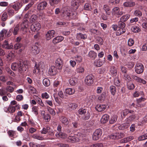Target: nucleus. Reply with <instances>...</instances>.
<instances>
[{
	"label": "nucleus",
	"mask_w": 147,
	"mask_h": 147,
	"mask_svg": "<svg viewBox=\"0 0 147 147\" xmlns=\"http://www.w3.org/2000/svg\"><path fill=\"white\" fill-rule=\"evenodd\" d=\"M118 26L119 28H124L125 26V23L123 22H119L118 24Z\"/></svg>",
	"instance_id": "4d7b16f0"
},
{
	"label": "nucleus",
	"mask_w": 147,
	"mask_h": 147,
	"mask_svg": "<svg viewBox=\"0 0 147 147\" xmlns=\"http://www.w3.org/2000/svg\"><path fill=\"white\" fill-rule=\"evenodd\" d=\"M125 31V30L124 28H121L119 29L117 31V34L118 35L124 33Z\"/></svg>",
	"instance_id": "49530a36"
},
{
	"label": "nucleus",
	"mask_w": 147,
	"mask_h": 147,
	"mask_svg": "<svg viewBox=\"0 0 147 147\" xmlns=\"http://www.w3.org/2000/svg\"><path fill=\"white\" fill-rule=\"evenodd\" d=\"M49 127H48L47 128V129L45 127H43L42 129L40 131L41 133L42 134H46L47 131L48 132H49L48 131V130H49Z\"/></svg>",
	"instance_id": "6e6d98bb"
},
{
	"label": "nucleus",
	"mask_w": 147,
	"mask_h": 147,
	"mask_svg": "<svg viewBox=\"0 0 147 147\" xmlns=\"http://www.w3.org/2000/svg\"><path fill=\"white\" fill-rule=\"evenodd\" d=\"M22 4L21 3H17L12 6V7L16 11H18L22 6Z\"/></svg>",
	"instance_id": "4be33fe9"
},
{
	"label": "nucleus",
	"mask_w": 147,
	"mask_h": 147,
	"mask_svg": "<svg viewBox=\"0 0 147 147\" xmlns=\"http://www.w3.org/2000/svg\"><path fill=\"white\" fill-rule=\"evenodd\" d=\"M132 31L134 32H137L140 31V29L139 27L134 26L131 28Z\"/></svg>",
	"instance_id": "ea45409f"
},
{
	"label": "nucleus",
	"mask_w": 147,
	"mask_h": 147,
	"mask_svg": "<svg viewBox=\"0 0 147 147\" xmlns=\"http://www.w3.org/2000/svg\"><path fill=\"white\" fill-rule=\"evenodd\" d=\"M85 83L88 85H90L93 83V76L92 75H88L85 80Z\"/></svg>",
	"instance_id": "1a4fd4ad"
},
{
	"label": "nucleus",
	"mask_w": 147,
	"mask_h": 147,
	"mask_svg": "<svg viewBox=\"0 0 147 147\" xmlns=\"http://www.w3.org/2000/svg\"><path fill=\"white\" fill-rule=\"evenodd\" d=\"M79 135L80 137L79 138H77L75 136H69L68 137L67 141L72 143L79 142L80 140L82 139L83 135L82 134H79Z\"/></svg>",
	"instance_id": "f03ea898"
},
{
	"label": "nucleus",
	"mask_w": 147,
	"mask_h": 147,
	"mask_svg": "<svg viewBox=\"0 0 147 147\" xmlns=\"http://www.w3.org/2000/svg\"><path fill=\"white\" fill-rule=\"evenodd\" d=\"M55 65L59 69H61L63 66V61L60 58H58L55 61Z\"/></svg>",
	"instance_id": "4468645a"
},
{
	"label": "nucleus",
	"mask_w": 147,
	"mask_h": 147,
	"mask_svg": "<svg viewBox=\"0 0 147 147\" xmlns=\"http://www.w3.org/2000/svg\"><path fill=\"white\" fill-rule=\"evenodd\" d=\"M64 94L63 93V92H58V94L59 96L61 98H65L66 96V94H68L69 95H71L73 94V93L72 92H64Z\"/></svg>",
	"instance_id": "72a5a7b5"
},
{
	"label": "nucleus",
	"mask_w": 147,
	"mask_h": 147,
	"mask_svg": "<svg viewBox=\"0 0 147 147\" xmlns=\"http://www.w3.org/2000/svg\"><path fill=\"white\" fill-rule=\"evenodd\" d=\"M41 27L40 24L37 22L33 23L31 26L30 29L33 31H38L40 29Z\"/></svg>",
	"instance_id": "0eeeda50"
},
{
	"label": "nucleus",
	"mask_w": 147,
	"mask_h": 147,
	"mask_svg": "<svg viewBox=\"0 0 147 147\" xmlns=\"http://www.w3.org/2000/svg\"><path fill=\"white\" fill-rule=\"evenodd\" d=\"M9 135L10 137H13L14 136L16 135V132L12 130H9L8 132Z\"/></svg>",
	"instance_id": "5fc2aeb1"
},
{
	"label": "nucleus",
	"mask_w": 147,
	"mask_h": 147,
	"mask_svg": "<svg viewBox=\"0 0 147 147\" xmlns=\"http://www.w3.org/2000/svg\"><path fill=\"white\" fill-rule=\"evenodd\" d=\"M78 113L80 115L85 114L86 113L85 116L83 117V119L85 120H87L90 117V113L88 112H86V110L83 108H81L78 110Z\"/></svg>",
	"instance_id": "39448f33"
},
{
	"label": "nucleus",
	"mask_w": 147,
	"mask_h": 147,
	"mask_svg": "<svg viewBox=\"0 0 147 147\" xmlns=\"http://www.w3.org/2000/svg\"><path fill=\"white\" fill-rule=\"evenodd\" d=\"M19 71L20 73L25 71L28 67V65L27 61H23L20 60L19 61Z\"/></svg>",
	"instance_id": "f257e3e1"
},
{
	"label": "nucleus",
	"mask_w": 147,
	"mask_h": 147,
	"mask_svg": "<svg viewBox=\"0 0 147 147\" xmlns=\"http://www.w3.org/2000/svg\"><path fill=\"white\" fill-rule=\"evenodd\" d=\"M76 37L78 39H85L87 38V36L86 34H82L81 33H79L77 34Z\"/></svg>",
	"instance_id": "473e14b6"
},
{
	"label": "nucleus",
	"mask_w": 147,
	"mask_h": 147,
	"mask_svg": "<svg viewBox=\"0 0 147 147\" xmlns=\"http://www.w3.org/2000/svg\"><path fill=\"white\" fill-rule=\"evenodd\" d=\"M47 109L49 113H50L52 115L54 116L55 115V113L54 109L49 107H47Z\"/></svg>",
	"instance_id": "79ce46f5"
},
{
	"label": "nucleus",
	"mask_w": 147,
	"mask_h": 147,
	"mask_svg": "<svg viewBox=\"0 0 147 147\" xmlns=\"http://www.w3.org/2000/svg\"><path fill=\"white\" fill-rule=\"evenodd\" d=\"M123 5L125 7H131L135 5V3L132 1H127L124 3Z\"/></svg>",
	"instance_id": "a878e982"
},
{
	"label": "nucleus",
	"mask_w": 147,
	"mask_h": 147,
	"mask_svg": "<svg viewBox=\"0 0 147 147\" xmlns=\"http://www.w3.org/2000/svg\"><path fill=\"white\" fill-rule=\"evenodd\" d=\"M109 118V116L107 114L102 115V123H105L108 121Z\"/></svg>",
	"instance_id": "412c9836"
},
{
	"label": "nucleus",
	"mask_w": 147,
	"mask_h": 147,
	"mask_svg": "<svg viewBox=\"0 0 147 147\" xmlns=\"http://www.w3.org/2000/svg\"><path fill=\"white\" fill-rule=\"evenodd\" d=\"M77 79L76 78H70L69 80V82L70 84L72 86H74L76 85L77 83Z\"/></svg>",
	"instance_id": "cd10ccee"
},
{
	"label": "nucleus",
	"mask_w": 147,
	"mask_h": 147,
	"mask_svg": "<svg viewBox=\"0 0 147 147\" xmlns=\"http://www.w3.org/2000/svg\"><path fill=\"white\" fill-rule=\"evenodd\" d=\"M129 110L128 109H125L122 112V113L121 114V116H122V115H123L124 117H125V116L127 114L129 113Z\"/></svg>",
	"instance_id": "0e129e2a"
},
{
	"label": "nucleus",
	"mask_w": 147,
	"mask_h": 147,
	"mask_svg": "<svg viewBox=\"0 0 147 147\" xmlns=\"http://www.w3.org/2000/svg\"><path fill=\"white\" fill-rule=\"evenodd\" d=\"M45 120L47 121H49L51 119V117L49 114H46L44 117Z\"/></svg>",
	"instance_id": "864d4df0"
},
{
	"label": "nucleus",
	"mask_w": 147,
	"mask_h": 147,
	"mask_svg": "<svg viewBox=\"0 0 147 147\" xmlns=\"http://www.w3.org/2000/svg\"><path fill=\"white\" fill-rule=\"evenodd\" d=\"M77 1L78 0H72L71 2V6L75 7L76 9H77L79 5Z\"/></svg>",
	"instance_id": "c85d7f7f"
},
{
	"label": "nucleus",
	"mask_w": 147,
	"mask_h": 147,
	"mask_svg": "<svg viewBox=\"0 0 147 147\" xmlns=\"http://www.w3.org/2000/svg\"><path fill=\"white\" fill-rule=\"evenodd\" d=\"M55 136L58 138L65 139L67 138V136L65 133L61 131L57 132L55 134Z\"/></svg>",
	"instance_id": "ddd939ff"
},
{
	"label": "nucleus",
	"mask_w": 147,
	"mask_h": 147,
	"mask_svg": "<svg viewBox=\"0 0 147 147\" xmlns=\"http://www.w3.org/2000/svg\"><path fill=\"white\" fill-rule=\"evenodd\" d=\"M60 120L61 123L65 125H67L69 123V121L67 118L64 117H61L60 119Z\"/></svg>",
	"instance_id": "aec40b11"
},
{
	"label": "nucleus",
	"mask_w": 147,
	"mask_h": 147,
	"mask_svg": "<svg viewBox=\"0 0 147 147\" xmlns=\"http://www.w3.org/2000/svg\"><path fill=\"white\" fill-rule=\"evenodd\" d=\"M28 22L26 20H24L22 23L21 25V29L23 31L25 29H26L28 26Z\"/></svg>",
	"instance_id": "6ab92c4d"
},
{
	"label": "nucleus",
	"mask_w": 147,
	"mask_h": 147,
	"mask_svg": "<svg viewBox=\"0 0 147 147\" xmlns=\"http://www.w3.org/2000/svg\"><path fill=\"white\" fill-rule=\"evenodd\" d=\"M124 136L125 135L123 133H115L109 136V138L112 139H118L123 138Z\"/></svg>",
	"instance_id": "7ed1b4c3"
},
{
	"label": "nucleus",
	"mask_w": 147,
	"mask_h": 147,
	"mask_svg": "<svg viewBox=\"0 0 147 147\" xmlns=\"http://www.w3.org/2000/svg\"><path fill=\"white\" fill-rule=\"evenodd\" d=\"M63 37L61 36H58L55 38L53 40V42L54 44H57L61 41L63 40Z\"/></svg>",
	"instance_id": "a211bd4d"
},
{
	"label": "nucleus",
	"mask_w": 147,
	"mask_h": 147,
	"mask_svg": "<svg viewBox=\"0 0 147 147\" xmlns=\"http://www.w3.org/2000/svg\"><path fill=\"white\" fill-rule=\"evenodd\" d=\"M55 34V31L54 30L49 31L46 34V39L47 40H49L53 38Z\"/></svg>",
	"instance_id": "f8f14e48"
},
{
	"label": "nucleus",
	"mask_w": 147,
	"mask_h": 147,
	"mask_svg": "<svg viewBox=\"0 0 147 147\" xmlns=\"http://www.w3.org/2000/svg\"><path fill=\"white\" fill-rule=\"evenodd\" d=\"M89 56L92 59H94L96 56V54L93 51H90L88 54Z\"/></svg>",
	"instance_id": "e433bc0d"
},
{
	"label": "nucleus",
	"mask_w": 147,
	"mask_h": 147,
	"mask_svg": "<svg viewBox=\"0 0 147 147\" xmlns=\"http://www.w3.org/2000/svg\"><path fill=\"white\" fill-rule=\"evenodd\" d=\"M32 112L36 116L38 115V108L37 107L34 106L32 108Z\"/></svg>",
	"instance_id": "c9c22d12"
},
{
	"label": "nucleus",
	"mask_w": 147,
	"mask_h": 147,
	"mask_svg": "<svg viewBox=\"0 0 147 147\" xmlns=\"http://www.w3.org/2000/svg\"><path fill=\"white\" fill-rule=\"evenodd\" d=\"M110 72L113 76H115L117 74V70L116 68L113 66L111 67Z\"/></svg>",
	"instance_id": "5701e85b"
},
{
	"label": "nucleus",
	"mask_w": 147,
	"mask_h": 147,
	"mask_svg": "<svg viewBox=\"0 0 147 147\" xmlns=\"http://www.w3.org/2000/svg\"><path fill=\"white\" fill-rule=\"evenodd\" d=\"M69 109L70 110H74L77 107V105L75 103H70L68 105Z\"/></svg>",
	"instance_id": "c756f323"
},
{
	"label": "nucleus",
	"mask_w": 147,
	"mask_h": 147,
	"mask_svg": "<svg viewBox=\"0 0 147 147\" xmlns=\"http://www.w3.org/2000/svg\"><path fill=\"white\" fill-rule=\"evenodd\" d=\"M32 137L35 139L42 140H44L43 137L37 134H34L32 136Z\"/></svg>",
	"instance_id": "bb28decb"
},
{
	"label": "nucleus",
	"mask_w": 147,
	"mask_h": 147,
	"mask_svg": "<svg viewBox=\"0 0 147 147\" xmlns=\"http://www.w3.org/2000/svg\"><path fill=\"white\" fill-rule=\"evenodd\" d=\"M6 30L5 29H3L0 32V41H1L5 37Z\"/></svg>",
	"instance_id": "393cba45"
},
{
	"label": "nucleus",
	"mask_w": 147,
	"mask_h": 147,
	"mask_svg": "<svg viewBox=\"0 0 147 147\" xmlns=\"http://www.w3.org/2000/svg\"><path fill=\"white\" fill-rule=\"evenodd\" d=\"M134 14L136 16L140 17L142 16V13L139 10H136L134 11Z\"/></svg>",
	"instance_id": "de8ad7c7"
},
{
	"label": "nucleus",
	"mask_w": 147,
	"mask_h": 147,
	"mask_svg": "<svg viewBox=\"0 0 147 147\" xmlns=\"http://www.w3.org/2000/svg\"><path fill=\"white\" fill-rule=\"evenodd\" d=\"M37 16L35 15H32L30 18V22H32L36 20L37 19Z\"/></svg>",
	"instance_id": "09e8293b"
},
{
	"label": "nucleus",
	"mask_w": 147,
	"mask_h": 147,
	"mask_svg": "<svg viewBox=\"0 0 147 147\" xmlns=\"http://www.w3.org/2000/svg\"><path fill=\"white\" fill-rule=\"evenodd\" d=\"M114 83L115 85L119 87L120 85V82L119 79L118 78H115L114 80Z\"/></svg>",
	"instance_id": "c03bdc74"
},
{
	"label": "nucleus",
	"mask_w": 147,
	"mask_h": 147,
	"mask_svg": "<svg viewBox=\"0 0 147 147\" xmlns=\"http://www.w3.org/2000/svg\"><path fill=\"white\" fill-rule=\"evenodd\" d=\"M45 66L44 63L42 62H40L38 65H36L35 66L34 69L33 70V73H35L37 72L42 71Z\"/></svg>",
	"instance_id": "20e7f679"
},
{
	"label": "nucleus",
	"mask_w": 147,
	"mask_h": 147,
	"mask_svg": "<svg viewBox=\"0 0 147 147\" xmlns=\"http://www.w3.org/2000/svg\"><path fill=\"white\" fill-rule=\"evenodd\" d=\"M19 30L20 25L18 24L14 27L13 30L12 32L13 34L14 35H17L18 34Z\"/></svg>",
	"instance_id": "b1692460"
},
{
	"label": "nucleus",
	"mask_w": 147,
	"mask_h": 147,
	"mask_svg": "<svg viewBox=\"0 0 147 147\" xmlns=\"http://www.w3.org/2000/svg\"><path fill=\"white\" fill-rule=\"evenodd\" d=\"M8 15L7 13L5 12L2 14L1 17V20L2 21L4 22L6 21L7 19Z\"/></svg>",
	"instance_id": "f704fd0d"
},
{
	"label": "nucleus",
	"mask_w": 147,
	"mask_h": 147,
	"mask_svg": "<svg viewBox=\"0 0 147 147\" xmlns=\"http://www.w3.org/2000/svg\"><path fill=\"white\" fill-rule=\"evenodd\" d=\"M147 139V133L144 134L139 136L138 138V140L140 141L144 140Z\"/></svg>",
	"instance_id": "37998d69"
},
{
	"label": "nucleus",
	"mask_w": 147,
	"mask_h": 147,
	"mask_svg": "<svg viewBox=\"0 0 147 147\" xmlns=\"http://www.w3.org/2000/svg\"><path fill=\"white\" fill-rule=\"evenodd\" d=\"M42 98L47 99L49 97V95L47 92H44L42 94Z\"/></svg>",
	"instance_id": "338daca9"
},
{
	"label": "nucleus",
	"mask_w": 147,
	"mask_h": 147,
	"mask_svg": "<svg viewBox=\"0 0 147 147\" xmlns=\"http://www.w3.org/2000/svg\"><path fill=\"white\" fill-rule=\"evenodd\" d=\"M135 71L138 74L143 73L144 70V65L141 63H137L135 67Z\"/></svg>",
	"instance_id": "423d86ee"
},
{
	"label": "nucleus",
	"mask_w": 147,
	"mask_h": 147,
	"mask_svg": "<svg viewBox=\"0 0 147 147\" xmlns=\"http://www.w3.org/2000/svg\"><path fill=\"white\" fill-rule=\"evenodd\" d=\"M134 43V41L131 38L129 39L128 41V44L129 46H130L133 45Z\"/></svg>",
	"instance_id": "052dcab7"
},
{
	"label": "nucleus",
	"mask_w": 147,
	"mask_h": 147,
	"mask_svg": "<svg viewBox=\"0 0 147 147\" xmlns=\"http://www.w3.org/2000/svg\"><path fill=\"white\" fill-rule=\"evenodd\" d=\"M56 146L61 147H68V145L66 144H63L62 143H59L57 144Z\"/></svg>",
	"instance_id": "69168bd1"
},
{
	"label": "nucleus",
	"mask_w": 147,
	"mask_h": 147,
	"mask_svg": "<svg viewBox=\"0 0 147 147\" xmlns=\"http://www.w3.org/2000/svg\"><path fill=\"white\" fill-rule=\"evenodd\" d=\"M22 46V44L20 43L16 44L14 46V48L16 49H17L20 48Z\"/></svg>",
	"instance_id": "bf43d9fd"
},
{
	"label": "nucleus",
	"mask_w": 147,
	"mask_h": 147,
	"mask_svg": "<svg viewBox=\"0 0 147 147\" xmlns=\"http://www.w3.org/2000/svg\"><path fill=\"white\" fill-rule=\"evenodd\" d=\"M129 15H126L122 16L120 18V20L121 21L125 22L130 17Z\"/></svg>",
	"instance_id": "58836bf2"
},
{
	"label": "nucleus",
	"mask_w": 147,
	"mask_h": 147,
	"mask_svg": "<svg viewBox=\"0 0 147 147\" xmlns=\"http://www.w3.org/2000/svg\"><path fill=\"white\" fill-rule=\"evenodd\" d=\"M127 85L128 88L130 90H132L134 88V85L132 83H128Z\"/></svg>",
	"instance_id": "8fccbe9b"
},
{
	"label": "nucleus",
	"mask_w": 147,
	"mask_h": 147,
	"mask_svg": "<svg viewBox=\"0 0 147 147\" xmlns=\"http://www.w3.org/2000/svg\"><path fill=\"white\" fill-rule=\"evenodd\" d=\"M101 130L99 129L96 130L94 132L93 136V139L94 140H98L101 136Z\"/></svg>",
	"instance_id": "9b49d317"
},
{
	"label": "nucleus",
	"mask_w": 147,
	"mask_h": 147,
	"mask_svg": "<svg viewBox=\"0 0 147 147\" xmlns=\"http://www.w3.org/2000/svg\"><path fill=\"white\" fill-rule=\"evenodd\" d=\"M12 32V30L11 29H10L9 31H7V30H6L5 37H8L10 36Z\"/></svg>",
	"instance_id": "e2e57ef3"
},
{
	"label": "nucleus",
	"mask_w": 147,
	"mask_h": 147,
	"mask_svg": "<svg viewBox=\"0 0 147 147\" xmlns=\"http://www.w3.org/2000/svg\"><path fill=\"white\" fill-rule=\"evenodd\" d=\"M14 11L12 9H8L7 11V13L8 15L10 16H13L14 13Z\"/></svg>",
	"instance_id": "13d9d810"
},
{
	"label": "nucleus",
	"mask_w": 147,
	"mask_h": 147,
	"mask_svg": "<svg viewBox=\"0 0 147 147\" xmlns=\"http://www.w3.org/2000/svg\"><path fill=\"white\" fill-rule=\"evenodd\" d=\"M133 80L137 82H138L140 78H139L134 75H132L131 76Z\"/></svg>",
	"instance_id": "603ef678"
},
{
	"label": "nucleus",
	"mask_w": 147,
	"mask_h": 147,
	"mask_svg": "<svg viewBox=\"0 0 147 147\" xmlns=\"http://www.w3.org/2000/svg\"><path fill=\"white\" fill-rule=\"evenodd\" d=\"M43 84L46 86H49L50 84V81L47 79H44L43 80Z\"/></svg>",
	"instance_id": "a19ab883"
},
{
	"label": "nucleus",
	"mask_w": 147,
	"mask_h": 147,
	"mask_svg": "<svg viewBox=\"0 0 147 147\" xmlns=\"http://www.w3.org/2000/svg\"><path fill=\"white\" fill-rule=\"evenodd\" d=\"M47 3L46 1H42L38 4L37 9L39 10L43 9L47 6Z\"/></svg>",
	"instance_id": "2eb2a0df"
},
{
	"label": "nucleus",
	"mask_w": 147,
	"mask_h": 147,
	"mask_svg": "<svg viewBox=\"0 0 147 147\" xmlns=\"http://www.w3.org/2000/svg\"><path fill=\"white\" fill-rule=\"evenodd\" d=\"M84 9L86 10H90L91 9L90 5L88 3H86L84 6Z\"/></svg>",
	"instance_id": "680f3d73"
},
{
	"label": "nucleus",
	"mask_w": 147,
	"mask_h": 147,
	"mask_svg": "<svg viewBox=\"0 0 147 147\" xmlns=\"http://www.w3.org/2000/svg\"><path fill=\"white\" fill-rule=\"evenodd\" d=\"M112 13L113 15L118 17L123 14V12L120 11L119 8L118 7H115L112 9Z\"/></svg>",
	"instance_id": "6e6552de"
},
{
	"label": "nucleus",
	"mask_w": 147,
	"mask_h": 147,
	"mask_svg": "<svg viewBox=\"0 0 147 147\" xmlns=\"http://www.w3.org/2000/svg\"><path fill=\"white\" fill-rule=\"evenodd\" d=\"M101 61L100 59H99L98 61H95L94 63V65L95 66L100 67L101 66Z\"/></svg>",
	"instance_id": "3c124183"
},
{
	"label": "nucleus",
	"mask_w": 147,
	"mask_h": 147,
	"mask_svg": "<svg viewBox=\"0 0 147 147\" xmlns=\"http://www.w3.org/2000/svg\"><path fill=\"white\" fill-rule=\"evenodd\" d=\"M5 111L6 112L10 113H14L16 110L15 107L12 105H9L8 108H5L4 109Z\"/></svg>",
	"instance_id": "dca6fc26"
},
{
	"label": "nucleus",
	"mask_w": 147,
	"mask_h": 147,
	"mask_svg": "<svg viewBox=\"0 0 147 147\" xmlns=\"http://www.w3.org/2000/svg\"><path fill=\"white\" fill-rule=\"evenodd\" d=\"M103 9L107 15H109L110 14V12L109 11V7L107 5H104Z\"/></svg>",
	"instance_id": "a18cd8bd"
},
{
	"label": "nucleus",
	"mask_w": 147,
	"mask_h": 147,
	"mask_svg": "<svg viewBox=\"0 0 147 147\" xmlns=\"http://www.w3.org/2000/svg\"><path fill=\"white\" fill-rule=\"evenodd\" d=\"M7 91L9 92H12L14 90V88L9 86H7L6 88Z\"/></svg>",
	"instance_id": "774afa93"
},
{
	"label": "nucleus",
	"mask_w": 147,
	"mask_h": 147,
	"mask_svg": "<svg viewBox=\"0 0 147 147\" xmlns=\"http://www.w3.org/2000/svg\"><path fill=\"white\" fill-rule=\"evenodd\" d=\"M36 44H38L36 43L35 45H33L31 48L32 53L34 55H36L39 53L40 50L39 48L36 45Z\"/></svg>",
	"instance_id": "9d476101"
},
{
	"label": "nucleus",
	"mask_w": 147,
	"mask_h": 147,
	"mask_svg": "<svg viewBox=\"0 0 147 147\" xmlns=\"http://www.w3.org/2000/svg\"><path fill=\"white\" fill-rule=\"evenodd\" d=\"M136 118V116L134 115H132L126 119L127 122H130L134 120Z\"/></svg>",
	"instance_id": "4c0bfd02"
},
{
	"label": "nucleus",
	"mask_w": 147,
	"mask_h": 147,
	"mask_svg": "<svg viewBox=\"0 0 147 147\" xmlns=\"http://www.w3.org/2000/svg\"><path fill=\"white\" fill-rule=\"evenodd\" d=\"M117 116L113 115L112 116L109 120V123L111 124H113L117 121Z\"/></svg>",
	"instance_id": "7c9ffc66"
},
{
	"label": "nucleus",
	"mask_w": 147,
	"mask_h": 147,
	"mask_svg": "<svg viewBox=\"0 0 147 147\" xmlns=\"http://www.w3.org/2000/svg\"><path fill=\"white\" fill-rule=\"evenodd\" d=\"M57 73V69L54 66H51L49 68V73L51 75H54Z\"/></svg>",
	"instance_id": "f3484780"
},
{
	"label": "nucleus",
	"mask_w": 147,
	"mask_h": 147,
	"mask_svg": "<svg viewBox=\"0 0 147 147\" xmlns=\"http://www.w3.org/2000/svg\"><path fill=\"white\" fill-rule=\"evenodd\" d=\"M19 64L16 63H12L11 65V69L14 70L15 71L17 69L19 70Z\"/></svg>",
	"instance_id": "2f4dec72"
}]
</instances>
